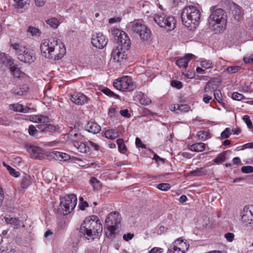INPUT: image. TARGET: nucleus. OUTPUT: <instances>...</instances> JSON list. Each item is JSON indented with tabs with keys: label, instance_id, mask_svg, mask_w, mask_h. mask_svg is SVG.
Returning <instances> with one entry per match:
<instances>
[{
	"label": "nucleus",
	"instance_id": "obj_30",
	"mask_svg": "<svg viewBox=\"0 0 253 253\" xmlns=\"http://www.w3.org/2000/svg\"><path fill=\"white\" fill-rule=\"evenodd\" d=\"M5 222L11 225L14 228H18L19 225V220L15 217H12L10 215L5 217Z\"/></svg>",
	"mask_w": 253,
	"mask_h": 253
},
{
	"label": "nucleus",
	"instance_id": "obj_61",
	"mask_svg": "<svg viewBox=\"0 0 253 253\" xmlns=\"http://www.w3.org/2000/svg\"><path fill=\"white\" fill-rule=\"evenodd\" d=\"M10 174L15 177H18L20 175V173L18 171H16L14 169L12 168L9 171Z\"/></svg>",
	"mask_w": 253,
	"mask_h": 253
},
{
	"label": "nucleus",
	"instance_id": "obj_44",
	"mask_svg": "<svg viewBox=\"0 0 253 253\" xmlns=\"http://www.w3.org/2000/svg\"><path fill=\"white\" fill-rule=\"evenodd\" d=\"M190 108V106L187 104H178L177 106V110L181 112H187Z\"/></svg>",
	"mask_w": 253,
	"mask_h": 253
},
{
	"label": "nucleus",
	"instance_id": "obj_55",
	"mask_svg": "<svg viewBox=\"0 0 253 253\" xmlns=\"http://www.w3.org/2000/svg\"><path fill=\"white\" fill-rule=\"evenodd\" d=\"M243 60L246 64L253 63V54L247 55L244 57Z\"/></svg>",
	"mask_w": 253,
	"mask_h": 253
},
{
	"label": "nucleus",
	"instance_id": "obj_23",
	"mask_svg": "<svg viewBox=\"0 0 253 253\" xmlns=\"http://www.w3.org/2000/svg\"><path fill=\"white\" fill-rule=\"evenodd\" d=\"M74 146L78 149V151L81 153H86L89 151V146L84 143L75 141Z\"/></svg>",
	"mask_w": 253,
	"mask_h": 253
},
{
	"label": "nucleus",
	"instance_id": "obj_12",
	"mask_svg": "<svg viewBox=\"0 0 253 253\" xmlns=\"http://www.w3.org/2000/svg\"><path fill=\"white\" fill-rule=\"evenodd\" d=\"M91 43L94 47L102 49L107 44V40L103 34L95 33L92 36Z\"/></svg>",
	"mask_w": 253,
	"mask_h": 253
},
{
	"label": "nucleus",
	"instance_id": "obj_10",
	"mask_svg": "<svg viewBox=\"0 0 253 253\" xmlns=\"http://www.w3.org/2000/svg\"><path fill=\"white\" fill-rule=\"evenodd\" d=\"M189 247V244L181 238H178L169 248L167 253H184Z\"/></svg>",
	"mask_w": 253,
	"mask_h": 253
},
{
	"label": "nucleus",
	"instance_id": "obj_33",
	"mask_svg": "<svg viewBox=\"0 0 253 253\" xmlns=\"http://www.w3.org/2000/svg\"><path fill=\"white\" fill-rule=\"evenodd\" d=\"M26 32L27 34H30L33 37L40 36L41 34V31L38 28L32 26H29Z\"/></svg>",
	"mask_w": 253,
	"mask_h": 253
},
{
	"label": "nucleus",
	"instance_id": "obj_25",
	"mask_svg": "<svg viewBox=\"0 0 253 253\" xmlns=\"http://www.w3.org/2000/svg\"><path fill=\"white\" fill-rule=\"evenodd\" d=\"M137 34L141 39L144 41H148L150 39L151 32L146 26H145L144 28L141 29Z\"/></svg>",
	"mask_w": 253,
	"mask_h": 253
},
{
	"label": "nucleus",
	"instance_id": "obj_63",
	"mask_svg": "<svg viewBox=\"0 0 253 253\" xmlns=\"http://www.w3.org/2000/svg\"><path fill=\"white\" fill-rule=\"evenodd\" d=\"M211 81H209L207 83V84L205 86V88L204 89L205 92L209 93L210 92H211L212 90H211Z\"/></svg>",
	"mask_w": 253,
	"mask_h": 253
},
{
	"label": "nucleus",
	"instance_id": "obj_37",
	"mask_svg": "<svg viewBox=\"0 0 253 253\" xmlns=\"http://www.w3.org/2000/svg\"><path fill=\"white\" fill-rule=\"evenodd\" d=\"M10 70L13 76L15 78H20L22 77L23 75L24 74V73L20 71V69L15 66L11 67Z\"/></svg>",
	"mask_w": 253,
	"mask_h": 253
},
{
	"label": "nucleus",
	"instance_id": "obj_14",
	"mask_svg": "<svg viewBox=\"0 0 253 253\" xmlns=\"http://www.w3.org/2000/svg\"><path fill=\"white\" fill-rule=\"evenodd\" d=\"M18 59L24 63H32L35 59V54L33 51L25 49V52L20 54Z\"/></svg>",
	"mask_w": 253,
	"mask_h": 253
},
{
	"label": "nucleus",
	"instance_id": "obj_39",
	"mask_svg": "<svg viewBox=\"0 0 253 253\" xmlns=\"http://www.w3.org/2000/svg\"><path fill=\"white\" fill-rule=\"evenodd\" d=\"M201 66L206 69H210L213 67V63L211 60L204 59L201 62Z\"/></svg>",
	"mask_w": 253,
	"mask_h": 253
},
{
	"label": "nucleus",
	"instance_id": "obj_53",
	"mask_svg": "<svg viewBox=\"0 0 253 253\" xmlns=\"http://www.w3.org/2000/svg\"><path fill=\"white\" fill-rule=\"evenodd\" d=\"M242 171L245 173H250L253 172V167L251 166H244L242 168Z\"/></svg>",
	"mask_w": 253,
	"mask_h": 253
},
{
	"label": "nucleus",
	"instance_id": "obj_40",
	"mask_svg": "<svg viewBox=\"0 0 253 253\" xmlns=\"http://www.w3.org/2000/svg\"><path fill=\"white\" fill-rule=\"evenodd\" d=\"M90 183L95 189L100 188L101 185L100 181L94 177L91 178Z\"/></svg>",
	"mask_w": 253,
	"mask_h": 253
},
{
	"label": "nucleus",
	"instance_id": "obj_15",
	"mask_svg": "<svg viewBox=\"0 0 253 253\" xmlns=\"http://www.w3.org/2000/svg\"><path fill=\"white\" fill-rule=\"evenodd\" d=\"M71 100L77 105H83L87 101V97L82 93H75L71 95Z\"/></svg>",
	"mask_w": 253,
	"mask_h": 253
},
{
	"label": "nucleus",
	"instance_id": "obj_29",
	"mask_svg": "<svg viewBox=\"0 0 253 253\" xmlns=\"http://www.w3.org/2000/svg\"><path fill=\"white\" fill-rule=\"evenodd\" d=\"M138 97L140 103L144 105H148L151 102V99L145 94L141 92L137 93V97Z\"/></svg>",
	"mask_w": 253,
	"mask_h": 253
},
{
	"label": "nucleus",
	"instance_id": "obj_35",
	"mask_svg": "<svg viewBox=\"0 0 253 253\" xmlns=\"http://www.w3.org/2000/svg\"><path fill=\"white\" fill-rule=\"evenodd\" d=\"M105 136L107 138L115 139L118 136V133L115 129H111L106 131Z\"/></svg>",
	"mask_w": 253,
	"mask_h": 253
},
{
	"label": "nucleus",
	"instance_id": "obj_26",
	"mask_svg": "<svg viewBox=\"0 0 253 253\" xmlns=\"http://www.w3.org/2000/svg\"><path fill=\"white\" fill-rule=\"evenodd\" d=\"M10 110H12L14 112H19L23 113H28L30 108L29 107H26L24 108L23 106L19 103H15L10 104L9 106Z\"/></svg>",
	"mask_w": 253,
	"mask_h": 253
},
{
	"label": "nucleus",
	"instance_id": "obj_5",
	"mask_svg": "<svg viewBox=\"0 0 253 253\" xmlns=\"http://www.w3.org/2000/svg\"><path fill=\"white\" fill-rule=\"evenodd\" d=\"M77 198L75 194H68L60 198V202L57 212L59 214L67 215L70 213L76 207Z\"/></svg>",
	"mask_w": 253,
	"mask_h": 253
},
{
	"label": "nucleus",
	"instance_id": "obj_51",
	"mask_svg": "<svg viewBox=\"0 0 253 253\" xmlns=\"http://www.w3.org/2000/svg\"><path fill=\"white\" fill-rule=\"evenodd\" d=\"M214 98L218 102H220L222 100V94L220 91L218 89L214 90Z\"/></svg>",
	"mask_w": 253,
	"mask_h": 253
},
{
	"label": "nucleus",
	"instance_id": "obj_34",
	"mask_svg": "<svg viewBox=\"0 0 253 253\" xmlns=\"http://www.w3.org/2000/svg\"><path fill=\"white\" fill-rule=\"evenodd\" d=\"M197 136L199 140L205 141L206 140L211 138V134L208 131H200L197 133Z\"/></svg>",
	"mask_w": 253,
	"mask_h": 253
},
{
	"label": "nucleus",
	"instance_id": "obj_3",
	"mask_svg": "<svg viewBox=\"0 0 253 253\" xmlns=\"http://www.w3.org/2000/svg\"><path fill=\"white\" fill-rule=\"evenodd\" d=\"M80 232L88 240L93 241L102 232V225L98 217L92 215L86 217L82 224Z\"/></svg>",
	"mask_w": 253,
	"mask_h": 253
},
{
	"label": "nucleus",
	"instance_id": "obj_57",
	"mask_svg": "<svg viewBox=\"0 0 253 253\" xmlns=\"http://www.w3.org/2000/svg\"><path fill=\"white\" fill-rule=\"evenodd\" d=\"M134 237V234L131 233H128L127 234H125L123 235V239L126 241H128L131 240Z\"/></svg>",
	"mask_w": 253,
	"mask_h": 253
},
{
	"label": "nucleus",
	"instance_id": "obj_20",
	"mask_svg": "<svg viewBox=\"0 0 253 253\" xmlns=\"http://www.w3.org/2000/svg\"><path fill=\"white\" fill-rule=\"evenodd\" d=\"M85 129L92 133H97L101 130V127L97 123L89 122L85 126Z\"/></svg>",
	"mask_w": 253,
	"mask_h": 253
},
{
	"label": "nucleus",
	"instance_id": "obj_18",
	"mask_svg": "<svg viewBox=\"0 0 253 253\" xmlns=\"http://www.w3.org/2000/svg\"><path fill=\"white\" fill-rule=\"evenodd\" d=\"M195 56L192 54H187L183 58L177 60L176 64L180 68H186L187 67L188 63Z\"/></svg>",
	"mask_w": 253,
	"mask_h": 253
},
{
	"label": "nucleus",
	"instance_id": "obj_22",
	"mask_svg": "<svg viewBox=\"0 0 253 253\" xmlns=\"http://www.w3.org/2000/svg\"><path fill=\"white\" fill-rule=\"evenodd\" d=\"M29 88L26 85L22 87H16L11 89V92L16 95L22 96L26 94L28 91Z\"/></svg>",
	"mask_w": 253,
	"mask_h": 253
},
{
	"label": "nucleus",
	"instance_id": "obj_13",
	"mask_svg": "<svg viewBox=\"0 0 253 253\" xmlns=\"http://www.w3.org/2000/svg\"><path fill=\"white\" fill-rule=\"evenodd\" d=\"M127 49H124L121 46H117L115 48L113 49L112 51V58L115 62H120L123 59H126V54L125 50Z\"/></svg>",
	"mask_w": 253,
	"mask_h": 253
},
{
	"label": "nucleus",
	"instance_id": "obj_32",
	"mask_svg": "<svg viewBox=\"0 0 253 253\" xmlns=\"http://www.w3.org/2000/svg\"><path fill=\"white\" fill-rule=\"evenodd\" d=\"M32 183V178L28 174H25L22 178L21 183V187L23 189H26Z\"/></svg>",
	"mask_w": 253,
	"mask_h": 253
},
{
	"label": "nucleus",
	"instance_id": "obj_50",
	"mask_svg": "<svg viewBox=\"0 0 253 253\" xmlns=\"http://www.w3.org/2000/svg\"><path fill=\"white\" fill-rule=\"evenodd\" d=\"M225 160V156L224 153L220 154L214 159V162L216 163L223 162Z\"/></svg>",
	"mask_w": 253,
	"mask_h": 253
},
{
	"label": "nucleus",
	"instance_id": "obj_31",
	"mask_svg": "<svg viewBox=\"0 0 253 253\" xmlns=\"http://www.w3.org/2000/svg\"><path fill=\"white\" fill-rule=\"evenodd\" d=\"M10 47L14 50L15 53L17 55L18 58H19L20 54H22L23 52H25V47L20 45L17 43H11L10 44Z\"/></svg>",
	"mask_w": 253,
	"mask_h": 253
},
{
	"label": "nucleus",
	"instance_id": "obj_36",
	"mask_svg": "<svg viewBox=\"0 0 253 253\" xmlns=\"http://www.w3.org/2000/svg\"><path fill=\"white\" fill-rule=\"evenodd\" d=\"M46 23L54 29L57 28L59 25V20L54 17L50 18L46 20Z\"/></svg>",
	"mask_w": 253,
	"mask_h": 253
},
{
	"label": "nucleus",
	"instance_id": "obj_47",
	"mask_svg": "<svg viewBox=\"0 0 253 253\" xmlns=\"http://www.w3.org/2000/svg\"><path fill=\"white\" fill-rule=\"evenodd\" d=\"M231 134L230 129L227 127L221 133L220 136L222 139H225L228 138L230 136Z\"/></svg>",
	"mask_w": 253,
	"mask_h": 253
},
{
	"label": "nucleus",
	"instance_id": "obj_19",
	"mask_svg": "<svg viewBox=\"0 0 253 253\" xmlns=\"http://www.w3.org/2000/svg\"><path fill=\"white\" fill-rule=\"evenodd\" d=\"M29 120L32 122L41 124L48 123L49 122L50 119L46 116L37 115L30 116Z\"/></svg>",
	"mask_w": 253,
	"mask_h": 253
},
{
	"label": "nucleus",
	"instance_id": "obj_17",
	"mask_svg": "<svg viewBox=\"0 0 253 253\" xmlns=\"http://www.w3.org/2000/svg\"><path fill=\"white\" fill-rule=\"evenodd\" d=\"M145 26L146 25L141 21L136 20L130 22L128 25V28L137 34L141 29L144 28Z\"/></svg>",
	"mask_w": 253,
	"mask_h": 253
},
{
	"label": "nucleus",
	"instance_id": "obj_7",
	"mask_svg": "<svg viewBox=\"0 0 253 253\" xmlns=\"http://www.w3.org/2000/svg\"><path fill=\"white\" fill-rule=\"evenodd\" d=\"M121 221V217L117 211L110 212L105 219V225L108 232H106V235L111 237L115 233L117 229V225Z\"/></svg>",
	"mask_w": 253,
	"mask_h": 253
},
{
	"label": "nucleus",
	"instance_id": "obj_27",
	"mask_svg": "<svg viewBox=\"0 0 253 253\" xmlns=\"http://www.w3.org/2000/svg\"><path fill=\"white\" fill-rule=\"evenodd\" d=\"M54 155V158L58 161H66L70 159V156L69 155L58 151H55L53 152Z\"/></svg>",
	"mask_w": 253,
	"mask_h": 253
},
{
	"label": "nucleus",
	"instance_id": "obj_21",
	"mask_svg": "<svg viewBox=\"0 0 253 253\" xmlns=\"http://www.w3.org/2000/svg\"><path fill=\"white\" fill-rule=\"evenodd\" d=\"M207 173V170L205 168H200L189 171L186 174V176L187 177L200 176L205 175Z\"/></svg>",
	"mask_w": 253,
	"mask_h": 253
},
{
	"label": "nucleus",
	"instance_id": "obj_6",
	"mask_svg": "<svg viewBox=\"0 0 253 253\" xmlns=\"http://www.w3.org/2000/svg\"><path fill=\"white\" fill-rule=\"evenodd\" d=\"M154 20L160 27L167 31H171L175 27L176 21L173 16L161 13L155 15Z\"/></svg>",
	"mask_w": 253,
	"mask_h": 253
},
{
	"label": "nucleus",
	"instance_id": "obj_38",
	"mask_svg": "<svg viewBox=\"0 0 253 253\" xmlns=\"http://www.w3.org/2000/svg\"><path fill=\"white\" fill-rule=\"evenodd\" d=\"M117 143L120 152L122 153H125L126 151V148L124 143V140L123 139H119L117 140Z\"/></svg>",
	"mask_w": 253,
	"mask_h": 253
},
{
	"label": "nucleus",
	"instance_id": "obj_2",
	"mask_svg": "<svg viewBox=\"0 0 253 253\" xmlns=\"http://www.w3.org/2000/svg\"><path fill=\"white\" fill-rule=\"evenodd\" d=\"M211 14L208 18V24L210 29L215 33L222 32L227 26V14L222 8L211 6Z\"/></svg>",
	"mask_w": 253,
	"mask_h": 253
},
{
	"label": "nucleus",
	"instance_id": "obj_24",
	"mask_svg": "<svg viewBox=\"0 0 253 253\" xmlns=\"http://www.w3.org/2000/svg\"><path fill=\"white\" fill-rule=\"evenodd\" d=\"M37 128L42 132L54 131L56 130V127L47 123L41 124L37 125Z\"/></svg>",
	"mask_w": 253,
	"mask_h": 253
},
{
	"label": "nucleus",
	"instance_id": "obj_43",
	"mask_svg": "<svg viewBox=\"0 0 253 253\" xmlns=\"http://www.w3.org/2000/svg\"><path fill=\"white\" fill-rule=\"evenodd\" d=\"M102 91L106 95L110 96V97H115L116 98L119 97V95L115 94L113 91H112L109 88L106 87L102 89Z\"/></svg>",
	"mask_w": 253,
	"mask_h": 253
},
{
	"label": "nucleus",
	"instance_id": "obj_58",
	"mask_svg": "<svg viewBox=\"0 0 253 253\" xmlns=\"http://www.w3.org/2000/svg\"><path fill=\"white\" fill-rule=\"evenodd\" d=\"M224 237L229 242H232L234 238V235L232 233H227L224 235Z\"/></svg>",
	"mask_w": 253,
	"mask_h": 253
},
{
	"label": "nucleus",
	"instance_id": "obj_46",
	"mask_svg": "<svg viewBox=\"0 0 253 253\" xmlns=\"http://www.w3.org/2000/svg\"><path fill=\"white\" fill-rule=\"evenodd\" d=\"M241 69L240 66H231L227 68L226 70L230 74H233L237 72Z\"/></svg>",
	"mask_w": 253,
	"mask_h": 253
},
{
	"label": "nucleus",
	"instance_id": "obj_52",
	"mask_svg": "<svg viewBox=\"0 0 253 253\" xmlns=\"http://www.w3.org/2000/svg\"><path fill=\"white\" fill-rule=\"evenodd\" d=\"M29 133L30 135H35L38 132V129L33 125H30L29 127Z\"/></svg>",
	"mask_w": 253,
	"mask_h": 253
},
{
	"label": "nucleus",
	"instance_id": "obj_28",
	"mask_svg": "<svg viewBox=\"0 0 253 253\" xmlns=\"http://www.w3.org/2000/svg\"><path fill=\"white\" fill-rule=\"evenodd\" d=\"M206 148V145L202 142L194 143L190 146V149L193 152H200L203 151Z\"/></svg>",
	"mask_w": 253,
	"mask_h": 253
},
{
	"label": "nucleus",
	"instance_id": "obj_56",
	"mask_svg": "<svg viewBox=\"0 0 253 253\" xmlns=\"http://www.w3.org/2000/svg\"><path fill=\"white\" fill-rule=\"evenodd\" d=\"M171 85L177 89H180L182 87V84L181 82L178 81H171Z\"/></svg>",
	"mask_w": 253,
	"mask_h": 253
},
{
	"label": "nucleus",
	"instance_id": "obj_54",
	"mask_svg": "<svg viewBox=\"0 0 253 253\" xmlns=\"http://www.w3.org/2000/svg\"><path fill=\"white\" fill-rule=\"evenodd\" d=\"M80 201H81V204L80 205V209L84 211L85 209V208L88 207V203L86 201H84V199L83 197L80 198Z\"/></svg>",
	"mask_w": 253,
	"mask_h": 253
},
{
	"label": "nucleus",
	"instance_id": "obj_42",
	"mask_svg": "<svg viewBox=\"0 0 253 253\" xmlns=\"http://www.w3.org/2000/svg\"><path fill=\"white\" fill-rule=\"evenodd\" d=\"M157 187L161 190L166 191L170 189V186L169 184L165 183L157 185Z\"/></svg>",
	"mask_w": 253,
	"mask_h": 253
},
{
	"label": "nucleus",
	"instance_id": "obj_64",
	"mask_svg": "<svg viewBox=\"0 0 253 253\" xmlns=\"http://www.w3.org/2000/svg\"><path fill=\"white\" fill-rule=\"evenodd\" d=\"M161 252H162V248L154 247L148 253H161Z\"/></svg>",
	"mask_w": 253,
	"mask_h": 253
},
{
	"label": "nucleus",
	"instance_id": "obj_1",
	"mask_svg": "<svg viewBox=\"0 0 253 253\" xmlns=\"http://www.w3.org/2000/svg\"><path fill=\"white\" fill-rule=\"evenodd\" d=\"M40 49L44 57L54 60L62 58L66 53L65 45L63 43L58 44L57 40L52 38L42 40Z\"/></svg>",
	"mask_w": 253,
	"mask_h": 253
},
{
	"label": "nucleus",
	"instance_id": "obj_9",
	"mask_svg": "<svg viewBox=\"0 0 253 253\" xmlns=\"http://www.w3.org/2000/svg\"><path fill=\"white\" fill-rule=\"evenodd\" d=\"M112 35L115 37L119 45L125 49H128L130 45V40L127 34L123 31L115 29L112 31Z\"/></svg>",
	"mask_w": 253,
	"mask_h": 253
},
{
	"label": "nucleus",
	"instance_id": "obj_48",
	"mask_svg": "<svg viewBox=\"0 0 253 253\" xmlns=\"http://www.w3.org/2000/svg\"><path fill=\"white\" fill-rule=\"evenodd\" d=\"M232 97L233 99L238 101H240L245 98V96L243 94L236 92L232 93Z\"/></svg>",
	"mask_w": 253,
	"mask_h": 253
},
{
	"label": "nucleus",
	"instance_id": "obj_59",
	"mask_svg": "<svg viewBox=\"0 0 253 253\" xmlns=\"http://www.w3.org/2000/svg\"><path fill=\"white\" fill-rule=\"evenodd\" d=\"M135 144L137 147H141L142 148H146V145L143 144L141 140L138 137H136L135 139Z\"/></svg>",
	"mask_w": 253,
	"mask_h": 253
},
{
	"label": "nucleus",
	"instance_id": "obj_49",
	"mask_svg": "<svg viewBox=\"0 0 253 253\" xmlns=\"http://www.w3.org/2000/svg\"><path fill=\"white\" fill-rule=\"evenodd\" d=\"M2 62H4L9 67V69L11 67L15 66L13 62L12 59L10 56H6L5 59L2 60Z\"/></svg>",
	"mask_w": 253,
	"mask_h": 253
},
{
	"label": "nucleus",
	"instance_id": "obj_16",
	"mask_svg": "<svg viewBox=\"0 0 253 253\" xmlns=\"http://www.w3.org/2000/svg\"><path fill=\"white\" fill-rule=\"evenodd\" d=\"M28 152L31 154V157L34 159H39L42 154V149L35 145H30L27 148Z\"/></svg>",
	"mask_w": 253,
	"mask_h": 253
},
{
	"label": "nucleus",
	"instance_id": "obj_8",
	"mask_svg": "<svg viewBox=\"0 0 253 253\" xmlns=\"http://www.w3.org/2000/svg\"><path fill=\"white\" fill-rule=\"evenodd\" d=\"M113 85L116 88L122 91H130L136 88L135 84L128 76H124L116 79L113 83Z\"/></svg>",
	"mask_w": 253,
	"mask_h": 253
},
{
	"label": "nucleus",
	"instance_id": "obj_4",
	"mask_svg": "<svg viewBox=\"0 0 253 253\" xmlns=\"http://www.w3.org/2000/svg\"><path fill=\"white\" fill-rule=\"evenodd\" d=\"M201 16V12L197 7L190 5L183 8L181 17L183 24L190 30H193L199 25Z\"/></svg>",
	"mask_w": 253,
	"mask_h": 253
},
{
	"label": "nucleus",
	"instance_id": "obj_45",
	"mask_svg": "<svg viewBox=\"0 0 253 253\" xmlns=\"http://www.w3.org/2000/svg\"><path fill=\"white\" fill-rule=\"evenodd\" d=\"M15 5L18 8H22L27 3L28 0H13Z\"/></svg>",
	"mask_w": 253,
	"mask_h": 253
},
{
	"label": "nucleus",
	"instance_id": "obj_11",
	"mask_svg": "<svg viewBox=\"0 0 253 253\" xmlns=\"http://www.w3.org/2000/svg\"><path fill=\"white\" fill-rule=\"evenodd\" d=\"M241 220L246 226L253 223V206H246L241 213Z\"/></svg>",
	"mask_w": 253,
	"mask_h": 253
},
{
	"label": "nucleus",
	"instance_id": "obj_41",
	"mask_svg": "<svg viewBox=\"0 0 253 253\" xmlns=\"http://www.w3.org/2000/svg\"><path fill=\"white\" fill-rule=\"evenodd\" d=\"M243 120L245 122L248 127L251 130H253V125L250 120V117L248 115H245L243 118Z\"/></svg>",
	"mask_w": 253,
	"mask_h": 253
},
{
	"label": "nucleus",
	"instance_id": "obj_62",
	"mask_svg": "<svg viewBox=\"0 0 253 253\" xmlns=\"http://www.w3.org/2000/svg\"><path fill=\"white\" fill-rule=\"evenodd\" d=\"M36 5L38 7H42L45 3L46 0H35Z\"/></svg>",
	"mask_w": 253,
	"mask_h": 253
},
{
	"label": "nucleus",
	"instance_id": "obj_60",
	"mask_svg": "<svg viewBox=\"0 0 253 253\" xmlns=\"http://www.w3.org/2000/svg\"><path fill=\"white\" fill-rule=\"evenodd\" d=\"M120 113L122 116L127 118H129L131 116L127 109L121 110Z\"/></svg>",
	"mask_w": 253,
	"mask_h": 253
}]
</instances>
